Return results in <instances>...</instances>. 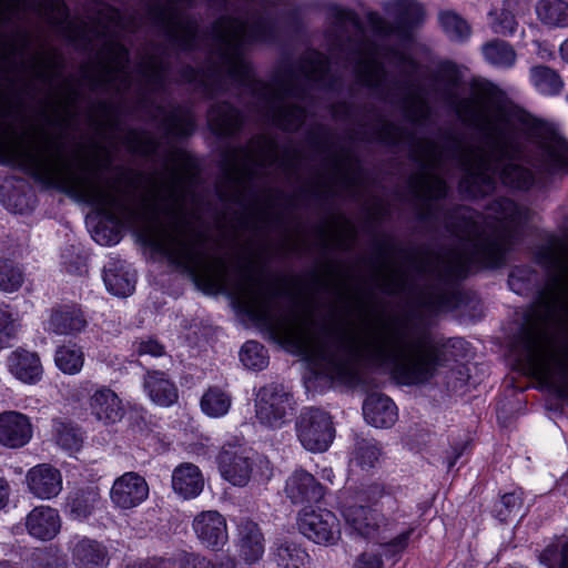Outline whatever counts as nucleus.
Segmentation results:
<instances>
[{
	"label": "nucleus",
	"instance_id": "nucleus-1",
	"mask_svg": "<svg viewBox=\"0 0 568 568\" xmlns=\"http://www.w3.org/2000/svg\"><path fill=\"white\" fill-rule=\"evenodd\" d=\"M456 113L465 123L485 134V146L462 148L456 141L440 146L432 139L415 140L410 159L418 171L408 179L410 192L418 205L419 219L444 223L448 232L460 240L458 247L440 256L436 263H420L417 272L428 276V283L416 290V300L428 312L452 310L460 303L459 282L470 272L497 268L519 241L524 220L520 207L510 199L494 200L481 216L475 210L458 205L444 210L440 200L448 192L439 176L446 160H455L462 171L459 191L468 199L483 197L495 191L497 178L513 189L528 190L534 173L521 165L525 153L524 133L504 108L488 112L478 98H464ZM525 138L535 148L531 164L541 174L568 173V144L548 123L532 119L524 121Z\"/></svg>",
	"mask_w": 568,
	"mask_h": 568
},
{
	"label": "nucleus",
	"instance_id": "nucleus-2",
	"mask_svg": "<svg viewBox=\"0 0 568 568\" xmlns=\"http://www.w3.org/2000/svg\"><path fill=\"white\" fill-rule=\"evenodd\" d=\"M78 99L79 91L70 89L63 102L50 113H43L47 124L59 129L57 134L41 128L37 141L27 146L0 133V163L19 168L38 182L74 195L108 219L125 224L204 290L231 287L251 320H293V316H276L273 312L276 298L292 295L288 288L265 283L252 273L248 264L240 267L239 278L231 283L225 260L209 254L207 233L185 214L183 207V184L192 179L194 166L185 150L171 148L168 151L164 165L168 180L143 193H139L138 178L141 174H121L118 182L123 181V185H101L97 179L100 171L98 158L82 159L74 168L67 155L65 131L75 118L71 108Z\"/></svg>",
	"mask_w": 568,
	"mask_h": 568
},
{
	"label": "nucleus",
	"instance_id": "nucleus-3",
	"mask_svg": "<svg viewBox=\"0 0 568 568\" xmlns=\"http://www.w3.org/2000/svg\"><path fill=\"white\" fill-rule=\"evenodd\" d=\"M439 359L429 328L407 321L388 325L378 335L343 328L316 351L321 372L345 385L359 383L362 363L388 367L393 377L404 385L422 384L434 376Z\"/></svg>",
	"mask_w": 568,
	"mask_h": 568
},
{
	"label": "nucleus",
	"instance_id": "nucleus-4",
	"mask_svg": "<svg viewBox=\"0 0 568 568\" xmlns=\"http://www.w3.org/2000/svg\"><path fill=\"white\" fill-rule=\"evenodd\" d=\"M245 38H169L170 45L187 51L193 45L203 47L202 63L194 68L183 65L176 80L189 83L207 98L227 91L231 85L250 92L261 108L262 116L273 125L294 132L305 121V109L287 104L288 98L304 93L294 74L273 84L255 79L253 68L245 58ZM189 55L187 52H184Z\"/></svg>",
	"mask_w": 568,
	"mask_h": 568
},
{
	"label": "nucleus",
	"instance_id": "nucleus-5",
	"mask_svg": "<svg viewBox=\"0 0 568 568\" xmlns=\"http://www.w3.org/2000/svg\"><path fill=\"white\" fill-rule=\"evenodd\" d=\"M136 73L143 84L140 103L143 108L154 106L150 112L152 121L158 122L162 133L158 139L145 129H128L122 143L132 154L151 158L159 153L163 142L172 144L176 139L190 136L195 129V120L190 109L175 105L166 110L161 104L154 105L152 94L163 92L168 79L172 75L170 57L163 49H155L142 57L136 65Z\"/></svg>",
	"mask_w": 568,
	"mask_h": 568
},
{
	"label": "nucleus",
	"instance_id": "nucleus-6",
	"mask_svg": "<svg viewBox=\"0 0 568 568\" xmlns=\"http://www.w3.org/2000/svg\"><path fill=\"white\" fill-rule=\"evenodd\" d=\"M296 154L280 156L277 143L265 134L252 136L246 145H237L223 154V180L230 191H220V196L239 205H244L250 184L255 181L260 171L278 166L285 172L296 168Z\"/></svg>",
	"mask_w": 568,
	"mask_h": 568
},
{
	"label": "nucleus",
	"instance_id": "nucleus-7",
	"mask_svg": "<svg viewBox=\"0 0 568 568\" xmlns=\"http://www.w3.org/2000/svg\"><path fill=\"white\" fill-rule=\"evenodd\" d=\"M520 345L528 374L545 384L559 374L568 393V346L562 355L557 354L550 347L546 333L535 328L524 329Z\"/></svg>",
	"mask_w": 568,
	"mask_h": 568
},
{
	"label": "nucleus",
	"instance_id": "nucleus-8",
	"mask_svg": "<svg viewBox=\"0 0 568 568\" xmlns=\"http://www.w3.org/2000/svg\"><path fill=\"white\" fill-rule=\"evenodd\" d=\"M99 71L92 77V90H113L116 94L126 93L132 85L129 71V50L115 42L108 41L98 57Z\"/></svg>",
	"mask_w": 568,
	"mask_h": 568
},
{
	"label": "nucleus",
	"instance_id": "nucleus-9",
	"mask_svg": "<svg viewBox=\"0 0 568 568\" xmlns=\"http://www.w3.org/2000/svg\"><path fill=\"white\" fill-rule=\"evenodd\" d=\"M295 404L293 394L282 383L271 382L255 394V418L264 427L280 429L290 423Z\"/></svg>",
	"mask_w": 568,
	"mask_h": 568
},
{
	"label": "nucleus",
	"instance_id": "nucleus-10",
	"mask_svg": "<svg viewBox=\"0 0 568 568\" xmlns=\"http://www.w3.org/2000/svg\"><path fill=\"white\" fill-rule=\"evenodd\" d=\"M295 429L302 446L312 453L326 452L335 437L331 416L315 407H306L301 412Z\"/></svg>",
	"mask_w": 568,
	"mask_h": 568
},
{
	"label": "nucleus",
	"instance_id": "nucleus-11",
	"mask_svg": "<svg viewBox=\"0 0 568 568\" xmlns=\"http://www.w3.org/2000/svg\"><path fill=\"white\" fill-rule=\"evenodd\" d=\"M29 13L51 24L63 22L68 16L62 0H0V23L19 20Z\"/></svg>",
	"mask_w": 568,
	"mask_h": 568
},
{
	"label": "nucleus",
	"instance_id": "nucleus-12",
	"mask_svg": "<svg viewBox=\"0 0 568 568\" xmlns=\"http://www.w3.org/2000/svg\"><path fill=\"white\" fill-rule=\"evenodd\" d=\"M297 527L302 535L318 545H333L339 539V521L327 509H303Z\"/></svg>",
	"mask_w": 568,
	"mask_h": 568
},
{
	"label": "nucleus",
	"instance_id": "nucleus-13",
	"mask_svg": "<svg viewBox=\"0 0 568 568\" xmlns=\"http://www.w3.org/2000/svg\"><path fill=\"white\" fill-rule=\"evenodd\" d=\"M149 491V485L143 476L135 471H126L114 480L110 499L116 508L128 510L146 500Z\"/></svg>",
	"mask_w": 568,
	"mask_h": 568
},
{
	"label": "nucleus",
	"instance_id": "nucleus-14",
	"mask_svg": "<svg viewBox=\"0 0 568 568\" xmlns=\"http://www.w3.org/2000/svg\"><path fill=\"white\" fill-rule=\"evenodd\" d=\"M88 326V318L78 304H60L50 310L44 329L63 336H75Z\"/></svg>",
	"mask_w": 568,
	"mask_h": 568
},
{
	"label": "nucleus",
	"instance_id": "nucleus-15",
	"mask_svg": "<svg viewBox=\"0 0 568 568\" xmlns=\"http://www.w3.org/2000/svg\"><path fill=\"white\" fill-rule=\"evenodd\" d=\"M192 527L199 540L212 550H221L229 540L226 520L216 510L197 514Z\"/></svg>",
	"mask_w": 568,
	"mask_h": 568
},
{
	"label": "nucleus",
	"instance_id": "nucleus-16",
	"mask_svg": "<svg viewBox=\"0 0 568 568\" xmlns=\"http://www.w3.org/2000/svg\"><path fill=\"white\" fill-rule=\"evenodd\" d=\"M284 493L292 504L304 505L321 501L325 488L311 473L296 469L287 477Z\"/></svg>",
	"mask_w": 568,
	"mask_h": 568
},
{
	"label": "nucleus",
	"instance_id": "nucleus-17",
	"mask_svg": "<svg viewBox=\"0 0 568 568\" xmlns=\"http://www.w3.org/2000/svg\"><path fill=\"white\" fill-rule=\"evenodd\" d=\"M26 479L29 491L39 499H52L62 490V475L49 464L32 467Z\"/></svg>",
	"mask_w": 568,
	"mask_h": 568
},
{
	"label": "nucleus",
	"instance_id": "nucleus-18",
	"mask_svg": "<svg viewBox=\"0 0 568 568\" xmlns=\"http://www.w3.org/2000/svg\"><path fill=\"white\" fill-rule=\"evenodd\" d=\"M222 477L233 486L244 487L248 484L252 471V460L234 448H223L217 457Z\"/></svg>",
	"mask_w": 568,
	"mask_h": 568
},
{
	"label": "nucleus",
	"instance_id": "nucleus-19",
	"mask_svg": "<svg viewBox=\"0 0 568 568\" xmlns=\"http://www.w3.org/2000/svg\"><path fill=\"white\" fill-rule=\"evenodd\" d=\"M70 551L77 568H108L110 564L106 546L89 537L77 538Z\"/></svg>",
	"mask_w": 568,
	"mask_h": 568
},
{
	"label": "nucleus",
	"instance_id": "nucleus-20",
	"mask_svg": "<svg viewBox=\"0 0 568 568\" xmlns=\"http://www.w3.org/2000/svg\"><path fill=\"white\" fill-rule=\"evenodd\" d=\"M32 437L31 423L24 414L4 412L0 414V443L10 448H20Z\"/></svg>",
	"mask_w": 568,
	"mask_h": 568
},
{
	"label": "nucleus",
	"instance_id": "nucleus-21",
	"mask_svg": "<svg viewBox=\"0 0 568 568\" xmlns=\"http://www.w3.org/2000/svg\"><path fill=\"white\" fill-rule=\"evenodd\" d=\"M26 529L39 540H52L61 529L59 511L50 506L34 507L26 517Z\"/></svg>",
	"mask_w": 568,
	"mask_h": 568
},
{
	"label": "nucleus",
	"instance_id": "nucleus-22",
	"mask_svg": "<svg viewBox=\"0 0 568 568\" xmlns=\"http://www.w3.org/2000/svg\"><path fill=\"white\" fill-rule=\"evenodd\" d=\"M387 248L385 244H378L376 257L373 261L375 273L381 282V288L387 295H397L408 290L409 283L405 272L390 267L386 260Z\"/></svg>",
	"mask_w": 568,
	"mask_h": 568
},
{
	"label": "nucleus",
	"instance_id": "nucleus-23",
	"mask_svg": "<svg viewBox=\"0 0 568 568\" xmlns=\"http://www.w3.org/2000/svg\"><path fill=\"white\" fill-rule=\"evenodd\" d=\"M211 131L220 138H232L243 126L242 113L227 102L213 104L207 113Z\"/></svg>",
	"mask_w": 568,
	"mask_h": 568
},
{
	"label": "nucleus",
	"instance_id": "nucleus-24",
	"mask_svg": "<svg viewBox=\"0 0 568 568\" xmlns=\"http://www.w3.org/2000/svg\"><path fill=\"white\" fill-rule=\"evenodd\" d=\"M9 372L20 382L37 384L42 378L43 367L39 355L24 348H17L7 358Z\"/></svg>",
	"mask_w": 568,
	"mask_h": 568
},
{
	"label": "nucleus",
	"instance_id": "nucleus-25",
	"mask_svg": "<svg viewBox=\"0 0 568 568\" xmlns=\"http://www.w3.org/2000/svg\"><path fill=\"white\" fill-rule=\"evenodd\" d=\"M91 414L104 424H114L122 419L124 408L118 394L106 386L94 390L90 396Z\"/></svg>",
	"mask_w": 568,
	"mask_h": 568
},
{
	"label": "nucleus",
	"instance_id": "nucleus-26",
	"mask_svg": "<svg viewBox=\"0 0 568 568\" xmlns=\"http://www.w3.org/2000/svg\"><path fill=\"white\" fill-rule=\"evenodd\" d=\"M382 8L403 30H412L425 19V9L417 0H385Z\"/></svg>",
	"mask_w": 568,
	"mask_h": 568
},
{
	"label": "nucleus",
	"instance_id": "nucleus-27",
	"mask_svg": "<svg viewBox=\"0 0 568 568\" xmlns=\"http://www.w3.org/2000/svg\"><path fill=\"white\" fill-rule=\"evenodd\" d=\"M363 415L372 426L387 428L397 420V407L389 397L373 393L364 400Z\"/></svg>",
	"mask_w": 568,
	"mask_h": 568
},
{
	"label": "nucleus",
	"instance_id": "nucleus-28",
	"mask_svg": "<svg viewBox=\"0 0 568 568\" xmlns=\"http://www.w3.org/2000/svg\"><path fill=\"white\" fill-rule=\"evenodd\" d=\"M143 387L149 398L161 407H170L178 402V387L162 371H148L144 375Z\"/></svg>",
	"mask_w": 568,
	"mask_h": 568
},
{
	"label": "nucleus",
	"instance_id": "nucleus-29",
	"mask_svg": "<svg viewBox=\"0 0 568 568\" xmlns=\"http://www.w3.org/2000/svg\"><path fill=\"white\" fill-rule=\"evenodd\" d=\"M270 560L276 568H311V557L298 544L278 539L270 549Z\"/></svg>",
	"mask_w": 568,
	"mask_h": 568
},
{
	"label": "nucleus",
	"instance_id": "nucleus-30",
	"mask_svg": "<svg viewBox=\"0 0 568 568\" xmlns=\"http://www.w3.org/2000/svg\"><path fill=\"white\" fill-rule=\"evenodd\" d=\"M343 515L347 525L364 538H374L384 520L377 510L363 505L347 506Z\"/></svg>",
	"mask_w": 568,
	"mask_h": 568
},
{
	"label": "nucleus",
	"instance_id": "nucleus-31",
	"mask_svg": "<svg viewBox=\"0 0 568 568\" xmlns=\"http://www.w3.org/2000/svg\"><path fill=\"white\" fill-rule=\"evenodd\" d=\"M240 552L247 564L258 561L264 554V536L256 523L242 518L237 523Z\"/></svg>",
	"mask_w": 568,
	"mask_h": 568
},
{
	"label": "nucleus",
	"instance_id": "nucleus-32",
	"mask_svg": "<svg viewBox=\"0 0 568 568\" xmlns=\"http://www.w3.org/2000/svg\"><path fill=\"white\" fill-rule=\"evenodd\" d=\"M204 487V479L200 468L191 463L175 467L172 473V488L184 499L197 497Z\"/></svg>",
	"mask_w": 568,
	"mask_h": 568
},
{
	"label": "nucleus",
	"instance_id": "nucleus-33",
	"mask_svg": "<svg viewBox=\"0 0 568 568\" xmlns=\"http://www.w3.org/2000/svg\"><path fill=\"white\" fill-rule=\"evenodd\" d=\"M103 281L112 294L128 296L134 291L135 273L130 271L124 261L111 260L104 266Z\"/></svg>",
	"mask_w": 568,
	"mask_h": 568
},
{
	"label": "nucleus",
	"instance_id": "nucleus-34",
	"mask_svg": "<svg viewBox=\"0 0 568 568\" xmlns=\"http://www.w3.org/2000/svg\"><path fill=\"white\" fill-rule=\"evenodd\" d=\"M100 499L101 496L98 487L85 486L78 488L71 491L67 498V511L72 519L83 520L93 513Z\"/></svg>",
	"mask_w": 568,
	"mask_h": 568
},
{
	"label": "nucleus",
	"instance_id": "nucleus-35",
	"mask_svg": "<svg viewBox=\"0 0 568 568\" xmlns=\"http://www.w3.org/2000/svg\"><path fill=\"white\" fill-rule=\"evenodd\" d=\"M567 294L568 283L565 276L560 273L554 274L547 286L538 293V303L545 318H550L557 313L565 303Z\"/></svg>",
	"mask_w": 568,
	"mask_h": 568
},
{
	"label": "nucleus",
	"instance_id": "nucleus-36",
	"mask_svg": "<svg viewBox=\"0 0 568 568\" xmlns=\"http://www.w3.org/2000/svg\"><path fill=\"white\" fill-rule=\"evenodd\" d=\"M328 58L316 50H308L302 57L300 72L303 78L317 85H325L329 73Z\"/></svg>",
	"mask_w": 568,
	"mask_h": 568
},
{
	"label": "nucleus",
	"instance_id": "nucleus-37",
	"mask_svg": "<svg viewBox=\"0 0 568 568\" xmlns=\"http://www.w3.org/2000/svg\"><path fill=\"white\" fill-rule=\"evenodd\" d=\"M382 454L383 447L376 439L363 436L355 437L352 462L363 470L374 468L378 464Z\"/></svg>",
	"mask_w": 568,
	"mask_h": 568
},
{
	"label": "nucleus",
	"instance_id": "nucleus-38",
	"mask_svg": "<svg viewBox=\"0 0 568 568\" xmlns=\"http://www.w3.org/2000/svg\"><path fill=\"white\" fill-rule=\"evenodd\" d=\"M358 81L365 87L378 89L386 77L384 64L375 54L361 59L355 67Z\"/></svg>",
	"mask_w": 568,
	"mask_h": 568
},
{
	"label": "nucleus",
	"instance_id": "nucleus-39",
	"mask_svg": "<svg viewBox=\"0 0 568 568\" xmlns=\"http://www.w3.org/2000/svg\"><path fill=\"white\" fill-rule=\"evenodd\" d=\"M538 19L550 27L568 26V2L564 0H539L536 4Z\"/></svg>",
	"mask_w": 568,
	"mask_h": 568
},
{
	"label": "nucleus",
	"instance_id": "nucleus-40",
	"mask_svg": "<svg viewBox=\"0 0 568 568\" xmlns=\"http://www.w3.org/2000/svg\"><path fill=\"white\" fill-rule=\"evenodd\" d=\"M530 79L535 88L545 95H557L564 88V81L559 73L546 65L532 67Z\"/></svg>",
	"mask_w": 568,
	"mask_h": 568
},
{
	"label": "nucleus",
	"instance_id": "nucleus-41",
	"mask_svg": "<svg viewBox=\"0 0 568 568\" xmlns=\"http://www.w3.org/2000/svg\"><path fill=\"white\" fill-rule=\"evenodd\" d=\"M231 404V395L217 386L210 387L200 402L202 412L210 417L224 416L230 410Z\"/></svg>",
	"mask_w": 568,
	"mask_h": 568
},
{
	"label": "nucleus",
	"instance_id": "nucleus-42",
	"mask_svg": "<svg viewBox=\"0 0 568 568\" xmlns=\"http://www.w3.org/2000/svg\"><path fill=\"white\" fill-rule=\"evenodd\" d=\"M55 365L65 374L74 375L83 366V352L75 344L62 345L57 348L54 355Z\"/></svg>",
	"mask_w": 568,
	"mask_h": 568
},
{
	"label": "nucleus",
	"instance_id": "nucleus-43",
	"mask_svg": "<svg viewBox=\"0 0 568 568\" xmlns=\"http://www.w3.org/2000/svg\"><path fill=\"white\" fill-rule=\"evenodd\" d=\"M486 60L497 67L510 68L516 60V53L513 47L503 40H494L483 48Z\"/></svg>",
	"mask_w": 568,
	"mask_h": 568
},
{
	"label": "nucleus",
	"instance_id": "nucleus-44",
	"mask_svg": "<svg viewBox=\"0 0 568 568\" xmlns=\"http://www.w3.org/2000/svg\"><path fill=\"white\" fill-rule=\"evenodd\" d=\"M538 559L546 568H568V537L548 545Z\"/></svg>",
	"mask_w": 568,
	"mask_h": 568
},
{
	"label": "nucleus",
	"instance_id": "nucleus-45",
	"mask_svg": "<svg viewBox=\"0 0 568 568\" xmlns=\"http://www.w3.org/2000/svg\"><path fill=\"white\" fill-rule=\"evenodd\" d=\"M242 364L253 371H262L268 365V355L265 347L255 341H247L240 351Z\"/></svg>",
	"mask_w": 568,
	"mask_h": 568
},
{
	"label": "nucleus",
	"instance_id": "nucleus-46",
	"mask_svg": "<svg viewBox=\"0 0 568 568\" xmlns=\"http://www.w3.org/2000/svg\"><path fill=\"white\" fill-rule=\"evenodd\" d=\"M24 282L22 270L12 261L0 258V291L17 292Z\"/></svg>",
	"mask_w": 568,
	"mask_h": 568
},
{
	"label": "nucleus",
	"instance_id": "nucleus-47",
	"mask_svg": "<svg viewBox=\"0 0 568 568\" xmlns=\"http://www.w3.org/2000/svg\"><path fill=\"white\" fill-rule=\"evenodd\" d=\"M19 324L18 318L10 311L9 305L0 306V351L9 347L16 338Z\"/></svg>",
	"mask_w": 568,
	"mask_h": 568
},
{
	"label": "nucleus",
	"instance_id": "nucleus-48",
	"mask_svg": "<svg viewBox=\"0 0 568 568\" xmlns=\"http://www.w3.org/2000/svg\"><path fill=\"white\" fill-rule=\"evenodd\" d=\"M438 22L442 30L449 36H467L470 32L468 22L452 10L440 11L438 14Z\"/></svg>",
	"mask_w": 568,
	"mask_h": 568
},
{
	"label": "nucleus",
	"instance_id": "nucleus-49",
	"mask_svg": "<svg viewBox=\"0 0 568 568\" xmlns=\"http://www.w3.org/2000/svg\"><path fill=\"white\" fill-rule=\"evenodd\" d=\"M523 506V497L520 493L511 491L504 494L499 501L494 505V516L499 521H507L508 518L517 513Z\"/></svg>",
	"mask_w": 568,
	"mask_h": 568
},
{
	"label": "nucleus",
	"instance_id": "nucleus-50",
	"mask_svg": "<svg viewBox=\"0 0 568 568\" xmlns=\"http://www.w3.org/2000/svg\"><path fill=\"white\" fill-rule=\"evenodd\" d=\"M408 131L393 122L383 121L381 122L377 130L378 140L390 146H398L408 139Z\"/></svg>",
	"mask_w": 568,
	"mask_h": 568
},
{
	"label": "nucleus",
	"instance_id": "nucleus-51",
	"mask_svg": "<svg viewBox=\"0 0 568 568\" xmlns=\"http://www.w3.org/2000/svg\"><path fill=\"white\" fill-rule=\"evenodd\" d=\"M12 183L7 181L0 187V196L3 206L13 213H23L29 207V200L17 190H11Z\"/></svg>",
	"mask_w": 568,
	"mask_h": 568
},
{
	"label": "nucleus",
	"instance_id": "nucleus-52",
	"mask_svg": "<svg viewBox=\"0 0 568 568\" xmlns=\"http://www.w3.org/2000/svg\"><path fill=\"white\" fill-rule=\"evenodd\" d=\"M83 438L79 428L71 424L60 423L57 426V443L65 450H79Z\"/></svg>",
	"mask_w": 568,
	"mask_h": 568
},
{
	"label": "nucleus",
	"instance_id": "nucleus-53",
	"mask_svg": "<svg viewBox=\"0 0 568 568\" xmlns=\"http://www.w3.org/2000/svg\"><path fill=\"white\" fill-rule=\"evenodd\" d=\"M60 67V61L53 53L39 52L34 57V75L40 80H50Z\"/></svg>",
	"mask_w": 568,
	"mask_h": 568
},
{
	"label": "nucleus",
	"instance_id": "nucleus-54",
	"mask_svg": "<svg viewBox=\"0 0 568 568\" xmlns=\"http://www.w3.org/2000/svg\"><path fill=\"white\" fill-rule=\"evenodd\" d=\"M214 36H260L252 31L246 21L239 18H222L217 23V30Z\"/></svg>",
	"mask_w": 568,
	"mask_h": 568
},
{
	"label": "nucleus",
	"instance_id": "nucleus-55",
	"mask_svg": "<svg viewBox=\"0 0 568 568\" xmlns=\"http://www.w3.org/2000/svg\"><path fill=\"white\" fill-rule=\"evenodd\" d=\"M489 16L491 19V29L495 33L506 36L517 32V22L510 11L501 10L500 13L491 11Z\"/></svg>",
	"mask_w": 568,
	"mask_h": 568
},
{
	"label": "nucleus",
	"instance_id": "nucleus-56",
	"mask_svg": "<svg viewBox=\"0 0 568 568\" xmlns=\"http://www.w3.org/2000/svg\"><path fill=\"white\" fill-rule=\"evenodd\" d=\"M175 564L179 568H214V562L197 552L181 551L176 555Z\"/></svg>",
	"mask_w": 568,
	"mask_h": 568
},
{
	"label": "nucleus",
	"instance_id": "nucleus-57",
	"mask_svg": "<svg viewBox=\"0 0 568 568\" xmlns=\"http://www.w3.org/2000/svg\"><path fill=\"white\" fill-rule=\"evenodd\" d=\"M133 349L139 356L160 357L165 354V347L155 338H140L133 343Z\"/></svg>",
	"mask_w": 568,
	"mask_h": 568
},
{
	"label": "nucleus",
	"instance_id": "nucleus-58",
	"mask_svg": "<svg viewBox=\"0 0 568 568\" xmlns=\"http://www.w3.org/2000/svg\"><path fill=\"white\" fill-rule=\"evenodd\" d=\"M73 247H65L61 254L62 265L70 274H82L85 271V261L81 255L72 257L71 250Z\"/></svg>",
	"mask_w": 568,
	"mask_h": 568
},
{
	"label": "nucleus",
	"instance_id": "nucleus-59",
	"mask_svg": "<svg viewBox=\"0 0 568 568\" xmlns=\"http://www.w3.org/2000/svg\"><path fill=\"white\" fill-rule=\"evenodd\" d=\"M67 562L63 557L55 552H41L36 558V568H65Z\"/></svg>",
	"mask_w": 568,
	"mask_h": 568
},
{
	"label": "nucleus",
	"instance_id": "nucleus-60",
	"mask_svg": "<svg viewBox=\"0 0 568 568\" xmlns=\"http://www.w3.org/2000/svg\"><path fill=\"white\" fill-rule=\"evenodd\" d=\"M414 528H409L395 538H393L390 541L383 544L386 552H390L392 555L402 552L408 545V540L410 536L414 532Z\"/></svg>",
	"mask_w": 568,
	"mask_h": 568
},
{
	"label": "nucleus",
	"instance_id": "nucleus-61",
	"mask_svg": "<svg viewBox=\"0 0 568 568\" xmlns=\"http://www.w3.org/2000/svg\"><path fill=\"white\" fill-rule=\"evenodd\" d=\"M537 260L541 265L547 267H552L560 264L558 252L550 246L542 247L538 252Z\"/></svg>",
	"mask_w": 568,
	"mask_h": 568
},
{
	"label": "nucleus",
	"instance_id": "nucleus-62",
	"mask_svg": "<svg viewBox=\"0 0 568 568\" xmlns=\"http://www.w3.org/2000/svg\"><path fill=\"white\" fill-rule=\"evenodd\" d=\"M518 272H510L508 276V285L511 291L519 295L526 294L528 291L532 288V286L537 283V281H527L520 282Z\"/></svg>",
	"mask_w": 568,
	"mask_h": 568
},
{
	"label": "nucleus",
	"instance_id": "nucleus-63",
	"mask_svg": "<svg viewBox=\"0 0 568 568\" xmlns=\"http://www.w3.org/2000/svg\"><path fill=\"white\" fill-rule=\"evenodd\" d=\"M383 560L378 555L364 552L355 561L353 568H382Z\"/></svg>",
	"mask_w": 568,
	"mask_h": 568
},
{
	"label": "nucleus",
	"instance_id": "nucleus-64",
	"mask_svg": "<svg viewBox=\"0 0 568 568\" xmlns=\"http://www.w3.org/2000/svg\"><path fill=\"white\" fill-rule=\"evenodd\" d=\"M439 74L450 87L458 84L459 75L458 70L454 63L447 62L440 65Z\"/></svg>",
	"mask_w": 568,
	"mask_h": 568
}]
</instances>
